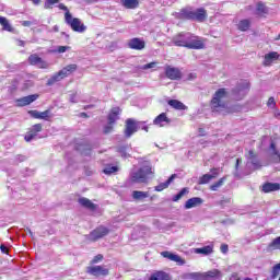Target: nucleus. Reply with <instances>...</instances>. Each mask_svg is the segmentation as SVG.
I'll return each mask as SVG.
<instances>
[{"label":"nucleus","instance_id":"obj_51","mask_svg":"<svg viewBox=\"0 0 280 280\" xmlns=\"http://www.w3.org/2000/svg\"><path fill=\"white\" fill-rule=\"evenodd\" d=\"M221 253H223L224 255H226V253H229V245L226 244H222L221 247Z\"/></svg>","mask_w":280,"mask_h":280},{"label":"nucleus","instance_id":"obj_53","mask_svg":"<svg viewBox=\"0 0 280 280\" xmlns=\"http://www.w3.org/2000/svg\"><path fill=\"white\" fill-rule=\"evenodd\" d=\"M23 27H30L32 25L31 21H23L22 22Z\"/></svg>","mask_w":280,"mask_h":280},{"label":"nucleus","instance_id":"obj_55","mask_svg":"<svg viewBox=\"0 0 280 280\" xmlns=\"http://www.w3.org/2000/svg\"><path fill=\"white\" fill-rule=\"evenodd\" d=\"M267 104L268 106H275V97H270Z\"/></svg>","mask_w":280,"mask_h":280},{"label":"nucleus","instance_id":"obj_34","mask_svg":"<svg viewBox=\"0 0 280 280\" xmlns=\"http://www.w3.org/2000/svg\"><path fill=\"white\" fill-rule=\"evenodd\" d=\"M240 32H248L250 30V20H241L237 24Z\"/></svg>","mask_w":280,"mask_h":280},{"label":"nucleus","instance_id":"obj_23","mask_svg":"<svg viewBox=\"0 0 280 280\" xmlns=\"http://www.w3.org/2000/svg\"><path fill=\"white\" fill-rule=\"evenodd\" d=\"M275 60H279V52H277V51L269 52V54L265 55L264 65L266 67H268L271 63H273Z\"/></svg>","mask_w":280,"mask_h":280},{"label":"nucleus","instance_id":"obj_52","mask_svg":"<svg viewBox=\"0 0 280 280\" xmlns=\"http://www.w3.org/2000/svg\"><path fill=\"white\" fill-rule=\"evenodd\" d=\"M59 10H65V12H69V9L67 8V5L59 3L58 4Z\"/></svg>","mask_w":280,"mask_h":280},{"label":"nucleus","instance_id":"obj_15","mask_svg":"<svg viewBox=\"0 0 280 280\" xmlns=\"http://www.w3.org/2000/svg\"><path fill=\"white\" fill-rule=\"evenodd\" d=\"M137 132V121L132 118L126 120L125 137L130 138L131 135Z\"/></svg>","mask_w":280,"mask_h":280},{"label":"nucleus","instance_id":"obj_25","mask_svg":"<svg viewBox=\"0 0 280 280\" xmlns=\"http://www.w3.org/2000/svg\"><path fill=\"white\" fill-rule=\"evenodd\" d=\"M121 5L127 10H135L139 8V0H120Z\"/></svg>","mask_w":280,"mask_h":280},{"label":"nucleus","instance_id":"obj_20","mask_svg":"<svg viewBox=\"0 0 280 280\" xmlns=\"http://www.w3.org/2000/svg\"><path fill=\"white\" fill-rule=\"evenodd\" d=\"M203 202L205 200H202V198L192 197L185 202V209H194L196 207H200V205H202Z\"/></svg>","mask_w":280,"mask_h":280},{"label":"nucleus","instance_id":"obj_12","mask_svg":"<svg viewBox=\"0 0 280 280\" xmlns=\"http://www.w3.org/2000/svg\"><path fill=\"white\" fill-rule=\"evenodd\" d=\"M188 36H189V33H184V34L176 35L173 38L174 45H176V47H186L187 48V43L189 42Z\"/></svg>","mask_w":280,"mask_h":280},{"label":"nucleus","instance_id":"obj_8","mask_svg":"<svg viewBox=\"0 0 280 280\" xmlns=\"http://www.w3.org/2000/svg\"><path fill=\"white\" fill-rule=\"evenodd\" d=\"M187 19H190L191 21H198L199 23H202L207 20V10L200 8L195 11H188L186 13Z\"/></svg>","mask_w":280,"mask_h":280},{"label":"nucleus","instance_id":"obj_6","mask_svg":"<svg viewBox=\"0 0 280 280\" xmlns=\"http://www.w3.org/2000/svg\"><path fill=\"white\" fill-rule=\"evenodd\" d=\"M108 233H110V231L106 226H98L88 235V240L90 242H97V240H102V237H106Z\"/></svg>","mask_w":280,"mask_h":280},{"label":"nucleus","instance_id":"obj_45","mask_svg":"<svg viewBox=\"0 0 280 280\" xmlns=\"http://www.w3.org/2000/svg\"><path fill=\"white\" fill-rule=\"evenodd\" d=\"M137 130H144L148 132V126L143 121H136Z\"/></svg>","mask_w":280,"mask_h":280},{"label":"nucleus","instance_id":"obj_18","mask_svg":"<svg viewBox=\"0 0 280 280\" xmlns=\"http://www.w3.org/2000/svg\"><path fill=\"white\" fill-rule=\"evenodd\" d=\"M43 130V125L36 124L34 125L31 130L25 135L24 139L25 141L30 142L32 139H35V137Z\"/></svg>","mask_w":280,"mask_h":280},{"label":"nucleus","instance_id":"obj_1","mask_svg":"<svg viewBox=\"0 0 280 280\" xmlns=\"http://www.w3.org/2000/svg\"><path fill=\"white\" fill-rule=\"evenodd\" d=\"M224 97H226V89H219L211 101V108L215 113H223L226 110V103H224Z\"/></svg>","mask_w":280,"mask_h":280},{"label":"nucleus","instance_id":"obj_43","mask_svg":"<svg viewBox=\"0 0 280 280\" xmlns=\"http://www.w3.org/2000/svg\"><path fill=\"white\" fill-rule=\"evenodd\" d=\"M58 3H60L59 0H46V2H45V9H46V10H49V9L54 8V5H56V4H58Z\"/></svg>","mask_w":280,"mask_h":280},{"label":"nucleus","instance_id":"obj_11","mask_svg":"<svg viewBox=\"0 0 280 280\" xmlns=\"http://www.w3.org/2000/svg\"><path fill=\"white\" fill-rule=\"evenodd\" d=\"M165 74L168 80H180V78H183V73L178 68H173L170 66L166 67Z\"/></svg>","mask_w":280,"mask_h":280},{"label":"nucleus","instance_id":"obj_36","mask_svg":"<svg viewBox=\"0 0 280 280\" xmlns=\"http://www.w3.org/2000/svg\"><path fill=\"white\" fill-rule=\"evenodd\" d=\"M270 150L272 152L271 154L273 156H276L275 158L276 163H280V152H279V150H277V147L275 145V142H271Z\"/></svg>","mask_w":280,"mask_h":280},{"label":"nucleus","instance_id":"obj_49","mask_svg":"<svg viewBox=\"0 0 280 280\" xmlns=\"http://www.w3.org/2000/svg\"><path fill=\"white\" fill-rule=\"evenodd\" d=\"M219 174L220 172L218 171V168H212L210 176L211 178H218Z\"/></svg>","mask_w":280,"mask_h":280},{"label":"nucleus","instance_id":"obj_5","mask_svg":"<svg viewBox=\"0 0 280 280\" xmlns=\"http://www.w3.org/2000/svg\"><path fill=\"white\" fill-rule=\"evenodd\" d=\"M187 49H205V39L191 33L188 34Z\"/></svg>","mask_w":280,"mask_h":280},{"label":"nucleus","instance_id":"obj_33","mask_svg":"<svg viewBox=\"0 0 280 280\" xmlns=\"http://www.w3.org/2000/svg\"><path fill=\"white\" fill-rule=\"evenodd\" d=\"M149 197H150V192L148 191L133 190L132 192L133 200H143Z\"/></svg>","mask_w":280,"mask_h":280},{"label":"nucleus","instance_id":"obj_63","mask_svg":"<svg viewBox=\"0 0 280 280\" xmlns=\"http://www.w3.org/2000/svg\"><path fill=\"white\" fill-rule=\"evenodd\" d=\"M122 156H126V153H122Z\"/></svg>","mask_w":280,"mask_h":280},{"label":"nucleus","instance_id":"obj_24","mask_svg":"<svg viewBox=\"0 0 280 280\" xmlns=\"http://www.w3.org/2000/svg\"><path fill=\"white\" fill-rule=\"evenodd\" d=\"M280 189V184L277 183H267L262 185V191L265 194H270V191H279Z\"/></svg>","mask_w":280,"mask_h":280},{"label":"nucleus","instance_id":"obj_58","mask_svg":"<svg viewBox=\"0 0 280 280\" xmlns=\"http://www.w3.org/2000/svg\"><path fill=\"white\" fill-rule=\"evenodd\" d=\"M18 45H19L20 47H25V42L19 40V42H18Z\"/></svg>","mask_w":280,"mask_h":280},{"label":"nucleus","instance_id":"obj_27","mask_svg":"<svg viewBox=\"0 0 280 280\" xmlns=\"http://www.w3.org/2000/svg\"><path fill=\"white\" fill-rule=\"evenodd\" d=\"M176 178V175L173 174L166 182L159 184L158 186H155V190L156 191H163V189H167V187H170V185H172V183L174 182V179Z\"/></svg>","mask_w":280,"mask_h":280},{"label":"nucleus","instance_id":"obj_19","mask_svg":"<svg viewBox=\"0 0 280 280\" xmlns=\"http://www.w3.org/2000/svg\"><path fill=\"white\" fill-rule=\"evenodd\" d=\"M36 100H38V94H32L16 100V104L19 106H30V104H32V102H36Z\"/></svg>","mask_w":280,"mask_h":280},{"label":"nucleus","instance_id":"obj_42","mask_svg":"<svg viewBox=\"0 0 280 280\" xmlns=\"http://www.w3.org/2000/svg\"><path fill=\"white\" fill-rule=\"evenodd\" d=\"M213 180L211 177V174H205L202 177L199 179V185H207V183Z\"/></svg>","mask_w":280,"mask_h":280},{"label":"nucleus","instance_id":"obj_17","mask_svg":"<svg viewBox=\"0 0 280 280\" xmlns=\"http://www.w3.org/2000/svg\"><path fill=\"white\" fill-rule=\"evenodd\" d=\"M172 120H170V118H167V114L162 113L160 114L154 120H153V125L154 126H159V128H164V126H168V124H171Z\"/></svg>","mask_w":280,"mask_h":280},{"label":"nucleus","instance_id":"obj_39","mask_svg":"<svg viewBox=\"0 0 280 280\" xmlns=\"http://www.w3.org/2000/svg\"><path fill=\"white\" fill-rule=\"evenodd\" d=\"M269 248L270 250H280V236L270 243Z\"/></svg>","mask_w":280,"mask_h":280},{"label":"nucleus","instance_id":"obj_29","mask_svg":"<svg viewBox=\"0 0 280 280\" xmlns=\"http://www.w3.org/2000/svg\"><path fill=\"white\" fill-rule=\"evenodd\" d=\"M79 203L81 207H84L85 209H90V211H95V203H93L90 199L88 198H80Z\"/></svg>","mask_w":280,"mask_h":280},{"label":"nucleus","instance_id":"obj_35","mask_svg":"<svg viewBox=\"0 0 280 280\" xmlns=\"http://www.w3.org/2000/svg\"><path fill=\"white\" fill-rule=\"evenodd\" d=\"M0 25H2V30L5 32H12V25H10L7 18L0 16Z\"/></svg>","mask_w":280,"mask_h":280},{"label":"nucleus","instance_id":"obj_21","mask_svg":"<svg viewBox=\"0 0 280 280\" xmlns=\"http://www.w3.org/2000/svg\"><path fill=\"white\" fill-rule=\"evenodd\" d=\"M222 272L218 269H213L207 272H202V280H214V279H221Z\"/></svg>","mask_w":280,"mask_h":280},{"label":"nucleus","instance_id":"obj_7","mask_svg":"<svg viewBox=\"0 0 280 280\" xmlns=\"http://www.w3.org/2000/svg\"><path fill=\"white\" fill-rule=\"evenodd\" d=\"M119 113H121V109L119 107L112 108L110 113L108 114V125L105 127L104 132L105 135H108L110 130H113V124L119 119Z\"/></svg>","mask_w":280,"mask_h":280},{"label":"nucleus","instance_id":"obj_48","mask_svg":"<svg viewBox=\"0 0 280 280\" xmlns=\"http://www.w3.org/2000/svg\"><path fill=\"white\" fill-rule=\"evenodd\" d=\"M154 67H156V62H151V63H147V65L142 66V69L143 70L154 69Z\"/></svg>","mask_w":280,"mask_h":280},{"label":"nucleus","instance_id":"obj_38","mask_svg":"<svg viewBox=\"0 0 280 280\" xmlns=\"http://www.w3.org/2000/svg\"><path fill=\"white\" fill-rule=\"evenodd\" d=\"M189 194V188H183L177 195L173 197V202H178L183 196H187Z\"/></svg>","mask_w":280,"mask_h":280},{"label":"nucleus","instance_id":"obj_37","mask_svg":"<svg viewBox=\"0 0 280 280\" xmlns=\"http://www.w3.org/2000/svg\"><path fill=\"white\" fill-rule=\"evenodd\" d=\"M224 180H226V177H222L217 183L212 184L210 186L211 191H218V189L224 185Z\"/></svg>","mask_w":280,"mask_h":280},{"label":"nucleus","instance_id":"obj_62","mask_svg":"<svg viewBox=\"0 0 280 280\" xmlns=\"http://www.w3.org/2000/svg\"><path fill=\"white\" fill-rule=\"evenodd\" d=\"M242 280V279H241ZM243 280H253V279H250V278H245V279H243Z\"/></svg>","mask_w":280,"mask_h":280},{"label":"nucleus","instance_id":"obj_41","mask_svg":"<svg viewBox=\"0 0 280 280\" xmlns=\"http://www.w3.org/2000/svg\"><path fill=\"white\" fill-rule=\"evenodd\" d=\"M118 171H119V168H117V166H110V165L106 166V167L103 170L104 174H107V176H110V174H115V173H117Z\"/></svg>","mask_w":280,"mask_h":280},{"label":"nucleus","instance_id":"obj_3","mask_svg":"<svg viewBox=\"0 0 280 280\" xmlns=\"http://www.w3.org/2000/svg\"><path fill=\"white\" fill-rule=\"evenodd\" d=\"M154 171H152V166L147 165L139 168L137 172L131 173L132 183H148V177L152 176Z\"/></svg>","mask_w":280,"mask_h":280},{"label":"nucleus","instance_id":"obj_26","mask_svg":"<svg viewBox=\"0 0 280 280\" xmlns=\"http://www.w3.org/2000/svg\"><path fill=\"white\" fill-rule=\"evenodd\" d=\"M28 113L31 117H34V119H48L49 117V110H45V112L31 110Z\"/></svg>","mask_w":280,"mask_h":280},{"label":"nucleus","instance_id":"obj_32","mask_svg":"<svg viewBox=\"0 0 280 280\" xmlns=\"http://www.w3.org/2000/svg\"><path fill=\"white\" fill-rule=\"evenodd\" d=\"M182 278L185 280H202V272H187Z\"/></svg>","mask_w":280,"mask_h":280},{"label":"nucleus","instance_id":"obj_9","mask_svg":"<svg viewBox=\"0 0 280 280\" xmlns=\"http://www.w3.org/2000/svg\"><path fill=\"white\" fill-rule=\"evenodd\" d=\"M86 272L93 277H108V269L104 266H91L86 268Z\"/></svg>","mask_w":280,"mask_h":280},{"label":"nucleus","instance_id":"obj_4","mask_svg":"<svg viewBox=\"0 0 280 280\" xmlns=\"http://www.w3.org/2000/svg\"><path fill=\"white\" fill-rule=\"evenodd\" d=\"M66 23L71 27L73 32H78L79 34H84V31L86 30V25L82 23L81 19L73 18L71 13L68 11L65 14Z\"/></svg>","mask_w":280,"mask_h":280},{"label":"nucleus","instance_id":"obj_2","mask_svg":"<svg viewBox=\"0 0 280 280\" xmlns=\"http://www.w3.org/2000/svg\"><path fill=\"white\" fill-rule=\"evenodd\" d=\"M77 70H78V65L75 63L66 66L59 72H57L50 79H48L47 86H54L56 82H60V80H65V78L71 75V73H73V71H77Z\"/></svg>","mask_w":280,"mask_h":280},{"label":"nucleus","instance_id":"obj_50","mask_svg":"<svg viewBox=\"0 0 280 280\" xmlns=\"http://www.w3.org/2000/svg\"><path fill=\"white\" fill-rule=\"evenodd\" d=\"M70 102L72 103V104H78V94H71L70 95Z\"/></svg>","mask_w":280,"mask_h":280},{"label":"nucleus","instance_id":"obj_28","mask_svg":"<svg viewBox=\"0 0 280 280\" xmlns=\"http://www.w3.org/2000/svg\"><path fill=\"white\" fill-rule=\"evenodd\" d=\"M168 106H172V108H175V110H187V106L178 100L168 101Z\"/></svg>","mask_w":280,"mask_h":280},{"label":"nucleus","instance_id":"obj_30","mask_svg":"<svg viewBox=\"0 0 280 280\" xmlns=\"http://www.w3.org/2000/svg\"><path fill=\"white\" fill-rule=\"evenodd\" d=\"M196 255H211L213 253V245L195 248Z\"/></svg>","mask_w":280,"mask_h":280},{"label":"nucleus","instance_id":"obj_60","mask_svg":"<svg viewBox=\"0 0 280 280\" xmlns=\"http://www.w3.org/2000/svg\"><path fill=\"white\" fill-rule=\"evenodd\" d=\"M276 40H280V33H279V35L277 36Z\"/></svg>","mask_w":280,"mask_h":280},{"label":"nucleus","instance_id":"obj_13","mask_svg":"<svg viewBox=\"0 0 280 280\" xmlns=\"http://www.w3.org/2000/svg\"><path fill=\"white\" fill-rule=\"evenodd\" d=\"M248 88V82H243L236 90H234V100H242L243 97H246Z\"/></svg>","mask_w":280,"mask_h":280},{"label":"nucleus","instance_id":"obj_16","mask_svg":"<svg viewBox=\"0 0 280 280\" xmlns=\"http://www.w3.org/2000/svg\"><path fill=\"white\" fill-rule=\"evenodd\" d=\"M162 257H165V259H170V261H175L178 264V266H185V260L182 259L180 256L173 254L172 252H162Z\"/></svg>","mask_w":280,"mask_h":280},{"label":"nucleus","instance_id":"obj_14","mask_svg":"<svg viewBox=\"0 0 280 280\" xmlns=\"http://www.w3.org/2000/svg\"><path fill=\"white\" fill-rule=\"evenodd\" d=\"M129 49H136L137 51H141V49H145V42L141 38H132L128 42Z\"/></svg>","mask_w":280,"mask_h":280},{"label":"nucleus","instance_id":"obj_59","mask_svg":"<svg viewBox=\"0 0 280 280\" xmlns=\"http://www.w3.org/2000/svg\"><path fill=\"white\" fill-rule=\"evenodd\" d=\"M35 5H38L40 3V0H32Z\"/></svg>","mask_w":280,"mask_h":280},{"label":"nucleus","instance_id":"obj_54","mask_svg":"<svg viewBox=\"0 0 280 280\" xmlns=\"http://www.w3.org/2000/svg\"><path fill=\"white\" fill-rule=\"evenodd\" d=\"M230 280H241V278L237 276V273H232Z\"/></svg>","mask_w":280,"mask_h":280},{"label":"nucleus","instance_id":"obj_44","mask_svg":"<svg viewBox=\"0 0 280 280\" xmlns=\"http://www.w3.org/2000/svg\"><path fill=\"white\" fill-rule=\"evenodd\" d=\"M279 275H280V264H277L272 268L271 279H277L279 277Z\"/></svg>","mask_w":280,"mask_h":280},{"label":"nucleus","instance_id":"obj_22","mask_svg":"<svg viewBox=\"0 0 280 280\" xmlns=\"http://www.w3.org/2000/svg\"><path fill=\"white\" fill-rule=\"evenodd\" d=\"M246 159L248 163H252L254 167H261V164L259 163V160L257 159V154L255 153V151L249 150L248 154H246Z\"/></svg>","mask_w":280,"mask_h":280},{"label":"nucleus","instance_id":"obj_10","mask_svg":"<svg viewBox=\"0 0 280 280\" xmlns=\"http://www.w3.org/2000/svg\"><path fill=\"white\" fill-rule=\"evenodd\" d=\"M30 65L38 67V69H49V63L43 60V58L38 57V55L34 54L28 57Z\"/></svg>","mask_w":280,"mask_h":280},{"label":"nucleus","instance_id":"obj_56","mask_svg":"<svg viewBox=\"0 0 280 280\" xmlns=\"http://www.w3.org/2000/svg\"><path fill=\"white\" fill-rule=\"evenodd\" d=\"M242 163V158H238L236 160V165H235V168L237 170V167H240V164Z\"/></svg>","mask_w":280,"mask_h":280},{"label":"nucleus","instance_id":"obj_47","mask_svg":"<svg viewBox=\"0 0 280 280\" xmlns=\"http://www.w3.org/2000/svg\"><path fill=\"white\" fill-rule=\"evenodd\" d=\"M69 49H71V47H69V46H59L57 48V51H58V54H65V51H67Z\"/></svg>","mask_w":280,"mask_h":280},{"label":"nucleus","instance_id":"obj_57","mask_svg":"<svg viewBox=\"0 0 280 280\" xmlns=\"http://www.w3.org/2000/svg\"><path fill=\"white\" fill-rule=\"evenodd\" d=\"M0 250H1L2 253H8V248L5 247V245H1V246H0Z\"/></svg>","mask_w":280,"mask_h":280},{"label":"nucleus","instance_id":"obj_61","mask_svg":"<svg viewBox=\"0 0 280 280\" xmlns=\"http://www.w3.org/2000/svg\"><path fill=\"white\" fill-rule=\"evenodd\" d=\"M81 116H82V117H86V114H85V113H82Z\"/></svg>","mask_w":280,"mask_h":280},{"label":"nucleus","instance_id":"obj_31","mask_svg":"<svg viewBox=\"0 0 280 280\" xmlns=\"http://www.w3.org/2000/svg\"><path fill=\"white\" fill-rule=\"evenodd\" d=\"M149 280H171L170 275L164 271H155L151 275Z\"/></svg>","mask_w":280,"mask_h":280},{"label":"nucleus","instance_id":"obj_40","mask_svg":"<svg viewBox=\"0 0 280 280\" xmlns=\"http://www.w3.org/2000/svg\"><path fill=\"white\" fill-rule=\"evenodd\" d=\"M268 12V8H266V4L258 3L256 7V14H266Z\"/></svg>","mask_w":280,"mask_h":280},{"label":"nucleus","instance_id":"obj_46","mask_svg":"<svg viewBox=\"0 0 280 280\" xmlns=\"http://www.w3.org/2000/svg\"><path fill=\"white\" fill-rule=\"evenodd\" d=\"M103 259L104 256L102 254H98L92 259L91 264H100V261H102Z\"/></svg>","mask_w":280,"mask_h":280}]
</instances>
